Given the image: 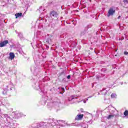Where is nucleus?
I'll return each mask as SVG.
<instances>
[{"label":"nucleus","mask_w":128,"mask_h":128,"mask_svg":"<svg viewBox=\"0 0 128 128\" xmlns=\"http://www.w3.org/2000/svg\"><path fill=\"white\" fill-rule=\"evenodd\" d=\"M46 100H48L47 98H45L44 97L42 98L40 100V104L42 106H44L46 104Z\"/></svg>","instance_id":"12"},{"label":"nucleus","mask_w":128,"mask_h":128,"mask_svg":"<svg viewBox=\"0 0 128 128\" xmlns=\"http://www.w3.org/2000/svg\"><path fill=\"white\" fill-rule=\"evenodd\" d=\"M101 92L102 94L106 96V88H103V89L101 90Z\"/></svg>","instance_id":"18"},{"label":"nucleus","mask_w":128,"mask_h":128,"mask_svg":"<svg viewBox=\"0 0 128 128\" xmlns=\"http://www.w3.org/2000/svg\"><path fill=\"white\" fill-rule=\"evenodd\" d=\"M36 48H40L42 46V43L40 42V43L37 44L36 45Z\"/></svg>","instance_id":"24"},{"label":"nucleus","mask_w":128,"mask_h":128,"mask_svg":"<svg viewBox=\"0 0 128 128\" xmlns=\"http://www.w3.org/2000/svg\"><path fill=\"white\" fill-rule=\"evenodd\" d=\"M124 116H128V110H126L124 113Z\"/></svg>","instance_id":"23"},{"label":"nucleus","mask_w":128,"mask_h":128,"mask_svg":"<svg viewBox=\"0 0 128 128\" xmlns=\"http://www.w3.org/2000/svg\"><path fill=\"white\" fill-rule=\"evenodd\" d=\"M86 100H88V99H87Z\"/></svg>","instance_id":"34"},{"label":"nucleus","mask_w":128,"mask_h":128,"mask_svg":"<svg viewBox=\"0 0 128 128\" xmlns=\"http://www.w3.org/2000/svg\"><path fill=\"white\" fill-rule=\"evenodd\" d=\"M58 12L56 11H52L50 13V16H51V18H58Z\"/></svg>","instance_id":"7"},{"label":"nucleus","mask_w":128,"mask_h":128,"mask_svg":"<svg viewBox=\"0 0 128 128\" xmlns=\"http://www.w3.org/2000/svg\"><path fill=\"white\" fill-rule=\"evenodd\" d=\"M22 16V13H16L15 14L16 18H20V16Z\"/></svg>","instance_id":"19"},{"label":"nucleus","mask_w":128,"mask_h":128,"mask_svg":"<svg viewBox=\"0 0 128 128\" xmlns=\"http://www.w3.org/2000/svg\"><path fill=\"white\" fill-rule=\"evenodd\" d=\"M116 114H111L108 116L106 117V118L108 120H110V118H113L114 116H117L118 115V110H116Z\"/></svg>","instance_id":"8"},{"label":"nucleus","mask_w":128,"mask_h":128,"mask_svg":"<svg viewBox=\"0 0 128 128\" xmlns=\"http://www.w3.org/2000/svg\"><path fill=\"white\" fill-rule=\"evenodd\" d=\"M111 98H116V94L113 93L111 94Z\"/></svg>","instance_id":"21"},{"label":"nucleus","mask_w":128,"mask_h":128,"mask_svg":"<svg viewBox=\"0 0 128 128\" xmlns=\"http://www.w3.org/2000/svg\"><path fill=\"white\" fill-rule=\"evenodd\" d=\"M114 14H116V10H114L112 8H110L108 10L107 16L110 18V16H112Z\"/></svg>","instance_id":"5"},{"label":"nucleus","mask_w":128,"mask_h":128,"mask_svg":"<svg viewBox=\"0 0 128 128\" xmlns=\"http://www.w3.org/2000/svg\"><path fill=\"white\" fill-rule=\"evenodd\" d=\"M12 116H13V118H20L24 116V114L20 112H19L18 111H16L15 112H12Z\"/></svg>","instance_id":"4"},{"label":"nucleus","mask_w":128,"mask_h":128,"mask_svg":"<svg viewBox=\"0 0 128 128\" xmlns=\"http://www.w3.org/2000/svg\"><path fill=\"white\" fill-rule=\"evenodd\" d=\"M30 70L31 72H36V67L34 66H32Z\"/></svg>","instance_id":"20"},{"label":"nucleus","mask_w":128,"mask_h":128,"mask_svg":"<svg viewBox=\"0 0 128 128\" xmlns=\"http://www.w3.org/2000/svg\"><path fill=\"white\" fill-rule=\"evenodd\" d=\"M62 92H64V88H62Z\"/></svg>","instance_id":"29"},{"label":"nucleus","mask_w":128,"mask_h":128,"mask_svg":"<svg viewBox=\"0 0 128 128\" xmlns=\"http://www.w3.org/2000/svg\"><path fill=\"white\" fill-rule=\"evenodd\" d=\"M92 98V96H90L88 98Z\"/></svg>","instance_id":"30"},{"label":"nucleus","mask_w":128,"mask_h":128,"mask_svg":"<svg viewBox=\"0 0 128 128\" xmlns=\"http://www.w3.org/2000/svg\"><path fill=\"white\" fill-rule=\"evenodd\" d=\"M124 54H125L126 56L128 55V52L126 51L124 52Z\"/></svg>","instance_id":"26"},{"label":"nucleus","mask_w":128,"mask_h":128,"mask_svg":"<svg viewBox=\"0 0 128 128\" xmlns=\"http://www.w3.org/2000/svg\"><path fill=\"white\" fill-rule=\"evenodd\" d=\"M8 44V40H6L0 43V48H4L6 45Z\"/></svg>","instance_id":"9"},{"label":"nucleus","mask_w":128,"mask_h":128,"mask_svg":"<svg viewBox=\"0 0 128 128\" xmlns=\"http://www.w3.org/2000/svg\"><path fill=\"white\" fill-rule=\"evenodd\" d=\"M12 88H14V84L10 83L6 86V88L3 89V90L2 91V94L4 96H6V98L10 96V95L8 94V90H12Z\"/></svg>","instance_id":"3"},{"label":"nucleus","mask_w":128,"mask_h":128,"mask_svg":"<svg viewBox=\"0 0 128 128\" xmlns=\"http://www.w3.org/2000/svg\"><path fill=\"white\" fill-rule=\"evenodd\" d=\"M84 104H86V101L84 100Z\"/></svg>","instance_id":"31"},{"label":"nucleus","mask_w":128,"mask_h":128,"mask_svg":"<svg viewBox=\"0 0 128 128\" xmlns=\"http://www.w3.org/2000/svg\"><path fill=\"white\" fill-rule=\"evenodd\" d=\"M82 118H84V114H78L75 118V120H82Z\"/></svg>","instance_id":"11"},{"label":"nucleus","mask_w":128,"mask_h":128,"mask_svg":"<svg viewBox=\"0 0 128 128\" xmlns=\"http://www.w3.org/2000/svg\"><path fill=\"white\" fill-rule=\"evenodd\" d=\"M80 126L82 128H86L88 126V123H82Z\"/></svg>","instance_id":"16"},{"label":"nucleus","mask_w":128,"mask_h":128,"mask_svg":"<svg viewBox=\"0 0 128 128\" xmlns=\"http://www.w3.org/2000/svg\"><path fill=\"white\" fill-rule=\"evenodd\" d=\"M4 118L6 120V122L4 123V126L1 127V128H16L18 124L14 122V121L12 120L8 115L5 114H3Z\"/></svg>","instance_id":"2"},{"label":"nucleus","mask_w":128,"mask_h":128,"mask_svg":"<svg viewBox=\"0 0 128 128\" xmlns=\"http://www.w3.org/2000/svg\"><path fill=\"white\" fill-rule=\"evenodd\" d=\"M74 124H68L66 121L62 120H56L54 118H49L46 122H40L38 124H32L31 126L32 128H60V126L64 128L72 126Z\"/></svg>","instance_id":"1"},{"label":"nucleus","mask_w":128,"mask_h":128,"mask_svg":"<svg viewBox=\"0 0 128 128\" xmlns=\"http://www.w3.org/2000/svg\"><path fill=\"white\" fill-rule=\"evenodd\" d=\"M88 28L86 27L84 30L81 32L80 36H86V34H88Z\"/></svg>","instance_id":"10"},{"label":"nucleus","mask_w":128,"mask_h":128,"mask_svg":"<svg viewBox=\"0 0 128 128\" xmlns=\"http://www.w3.org/2000/svg\"><path fill=\"white\" fill-rule=\"evenodd\" d=\"M52 40L50 39V38H48L47 40H46V42H47V44H52Z\"/></svg>","instance_id":"22"},{"label":"nucleus","mask_w":128,"mask_h":128,"mask_svg":"<svg viewBox=\"0 0 128 128\" xmlns=\"http://www.w3.org/2000/svg\"><path fill=\"white\" fill-rule=\"evenodd\" d=\"M110 114H114V112H116V111L114 110H112L111 112H110Z\"/></svg>","instance_id":"25"},{"label":"nucleus","mask_w":128,"mask_h":128,"mask_svg":"<svg viewBox=\"0 0 128 128\" xmlns=\"http://www.w3.org/2000/svg\"><path fill=\"white\" fill-rule=\"evenodd\" d=\"M32 86H33L34 88L36 90H38L39 88H40V84H38V82L34 83Z\"/></svg>","instance_id":"14"},{"label":"nucleus","mask_w":128,"mask_h":128,"mask_svg":"<svg viewBox=\"0 0 128 128\" xmlns=\"http://www.w3.org/2000/svg\"><path fill=\"white\" fill-rule=\"evenodd\" d=\"M2 104H3V106H6V103L4 102H4H2Z\"/></svg>","instance_id":"28"},{"label":"nucleus","mask_w":128,"mask_h":128,"mask_svg":"<svg viewBox=\"0 0 128 128\" xmlns=\"http://www.w3.org/2000/svg\"><path fill=\"white\" fill-rule=\"evenodd\" d=\"M123 2L124 4V7L126 8H128V0H123Z\"/></svg>","instance_id":"15"},{"label":"nucleus","mask_w":128,"mask_h":128,"mask_svg":"<svg viewBox=\"0 0 128 128\" xmlns=\"http://www.w3.org/2000/svg\"><path fill=\"white\" fill-rule=\"evenodd\" d=\"M82 102V100L79 101V102Z\"/></svg>","instance_id":"33"},{"label":"nucleus","mask_w":128,"mask_h":128,"mask_svg":"<svg viewBox=\"0 0 128 128\" xmlns=\"http://www.w3.org/2000/svg\"><path fill=\"white\" fill-rule=\"evenodd\" d=\"M118 19H120V16H118Z\"/></svg>","instance_id":"32"},{"label":"nucleus","mask_w":128,"mask_h":128,"mask_svg":"<svg viewBox=\"0 0 128 128\" xmlns=\"http://www.w3.org/2000/svg\"><path fill=\"white\" fill-rule=\"evenodd\" d=\"M78 98V96L76 95L72 96L68 98V101L72 102V100H74V98Z\"/></svg>","instance_id":"13"},{"label":"nucleus","mask_w":128,"mask_h":128,"mask_svg":"<svg viewBox=\"0 0 128 128\" xmlns=\"http://www.w3.org/2000/svg\"><path fill=\"white\" fill-rule=\"evenodd\" d=\"M52 104H54V106H58L60 104V100L58 99H56V100L54 101L52 103H48V106H52Z\"/></svg>","instance_id":"6"},{"label":"nucleus","mask_w":128,"mask_h":128,"mask_svg":"<svg viewBox=\"0 0 128 128\" xmlns=\"http://www.w3.org/2000/svg\"><path fill=\"white\" fill-rule=\"evenodd\" d=\"M67 78L68 80H70V75H68V76H67Z\"/></svg>","instance_id":"27"},{"label":"nucleus","mask_w":128,"mask_h":128,"mask_svg":"<svg viewBox=\"0 0 128 128\" xmlns=\"http://www.w3.org/2000/svg\"><path fill=\"white\" fill-rule=\"evenodd\" d=\"M60 94H62V92H60Z\"/></svg>","instance_id":"35"},{"label":"nucleus","mask_w":128,"mask_h":128,"mask_svg":"<svg viewBox=\"0 0 128 128\" xmlns=\"http://www.w3.org/2000/svg\"><path fill=\"white\" fill-rule=\"evenodd\" d=\"M10 60H14V54L13 52H10Z\"/></svg>","instance_id":"17"}]
</instances>
